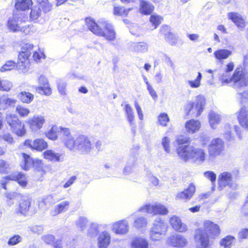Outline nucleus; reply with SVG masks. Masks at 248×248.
Masks as SVG:
<instances>
[{
  "instance_id": "1",
  "label": "nucleus",
  "mask_w": 248,
  "mask_h": 248,
  "mask_svg": "<svg viewBox=\"0 0 248 248\" xmlns=\"http://www.w3.org/2000/svg\"><path fill=\"white\" fill-rule=\"evenodd\" d=\"M177 155L181 160L187 162L192 160L197 164H202L205 160L206 155L203 149L186 145L176 149Z\"/></svg>"
},
{
  "instance_id": "2",
  "label": "nucleus",
  "mask_w": 248,
  "mask_h": 248,
  "mask_svg": "<svg viewBox=\"0 0 248 248\" xmlns=\"http://www.w3.org/2000/svg\"><path fill=\"white\" fill-rule=\"evenodd\" d=\"M219 78L222 85L231 84V86L235 89L245 87L248 85V73L243 72L240 68H237L231 78L226 72Z\"/></svg>"
},
{
  "instance_id": "3",
  "label": "nucleus",
  "mask_w": 248,
  "mask_h": 248,
  "mask_svg": "<svg viewBox=\"0 0 248 248\" xmlns=\"http://www.w3.org/2000/svg\"><path fill=\"white\" fill-rule=\"evenodd\" d=\"M33 47V45L30 43H26L21 46L16 62V67L19 69L28 71L31 65L30 57Z\"/></svg>"
},
{
  "instance_id": "4",
  "label": "nucleus",
  "mask_w": 248,
  "mask_h": 248,
  "mask_svg": "<svg viewBox=\"0 0 248 248\" xmlns=\"http://www.w3.org/2000/svg\"><path fill=\"white\" fill-rule=\"evenodd\" d=\"M239 171L236 170L232 172L223 171L220 173L217 178L218 188L222 190L226 187H229L232 190H236L238 188V184L234 180L236 179Z\"/></svg>"
},
{
  "instance_id": "5",
  "label": "nucleus",
  "mask_w": 248,
  "mask_h": 248,
  "mask_svg": "<svg viewBox=\"0 0 248 248\" xmlns=\"http://www.w3.org/2000/svg\"><path fill=\"white\" fill-rule=\"evenodd\" d=\"M205 102L204 96L198 95L192 101L187 102L185 106V111L187 115L198 117L202 112Z\"/></svg>"
},
{
  "instance_id": "6",
  "label": "nucleus",
  "mask_w": 248,
  "mask_h": 248,
  "mask_svg": "<svg viewBox=\"0 0 248 248\" xmlns=\"http://www.w3.org/2000/svg\"><path fill=\"white\" fill-rule=\"evenodd\" d=\"M7 124L10 126L11 131L19 137H23L26 133L24 124L18 116L14 114H9L6 116Z\"/></svg>"
},
{
  "instance_id": "7",
  "label": "nucleus",
  "mask_w": 248,
  "mask_h": 248,
  "mask_svg": "<svg viewBox=\"0 0 248 248\" xmlns=\"http://www.w3.org/2000/svg\"><path fill=\"white\" fill-rule=\"evenodd\" d=\"M167 230V225L164 221L160 217H156L149 231L150 238L155 241L160 240Z\"/></svg>"
},
{
  "instance_id": "8",
  "label": "nucleus",
  "mask_w": 248,
  "mask_h": 248,
  "mask_svg": "<svg viewBox=\"0 0 248 248\" xmlns=\"http://www.w3.org/2000/svg\"><path fill=\"white\" fill-rule=\"evenodd\" d=\"M32 0H15V10L18 14V18L22 21H28V12L33 5Z\"/></svg>"
},
{
  "instance_id": "9",
  "label": "nucleus",
  "mask_w": 248,
  "mask_h": 248,
  "mask_svg": "<svg viewBox=\"0 0 248 248\" xmlns=\"http://www.w3.org/2000/svg\"><path fill=\"white\" fill-rule=\"evenodd\" d=\"M85 24L88 29L95 35L105 36L108 31V23L106 22H95L94 20L88 17L85 19Z\"/></svg>"
},
{
  "instance_id": "10",
  "label": "nucleus",
  "mask_w": 248,
  "mask_h": 248,
  "mask_svg": "<svg viewBox=\"0 0 248 248\" xmlns=\"http://www.w3.org/2000/svg\"><path fill=\"white\" fill-rule=\"evenodd\" d=\"M222 135L228 141H233L238 137L242 139L241 128L239 126L232 123H226L222 129Z\"/></svg>"
},
{
  "instance_id": "11",
  "label": "nucleus",
  "mask_w": 248,
  "mask_h": 248,
  "mask_svg": "<svg viewBox=\"0 0 248 248\" xmlns=\"http://www.w3.org/2000/svg\"><path fill=\"white\" fill-rule=\"evenodd\" d=\"M78 141L77 150L82 154H88L93 149L95 140L85 134H80L77 137Z\"/></svg>"
},
{
  "instance_id": "12",
  "label": "nucleus",
  "mask_w": 248,
  "mask_h": 248,
  "mask_svg": "<svg viewBox=\"0 0 248 248\" xmlns=\"http://www.w3.org/2000/svg\"><path fill=\"white\" fill-rule=\"evenodd\" d=\"M194 238L197 248H209L213 244V240L210 238L202 228L196 230Z\"/></svg>"
},
{
  "instance_id": "13",
  "label": "nucleus",
  "mask_w": 248,
  "mask_h": 248,
  "mask_svg": "<svg viewBox=\"0 0 248 248\" xmlns=\"http://www.w3.org/2000/svg\"><path fill=\"white\" fill-rule=\"evenodd\" d=\"M23 145L32 151L39 152L46 150L48 146L47 142L42 138H36L33 140L31 139H26L23 142Z\"/></svg>"
},
{
  "instance_id": "14",
  "label": "nucleus",
  "mask_w": 248,
  "mask_h": 248,
  "mask_svg": "<svg viewBox=\"0 0 248 248\" xmlns=\"http://www.w3.org/2000/svg\"><path fill=\"white\" fill-rule=\"evenodd\" d=\"M224 141L220 138L213 139L208 147L209 157L210 159H214L219 155L224 150Z\"/></svg>"
},
{
  "instance_id": "15",
  "label": "nucleus",
  "mask_w": 248,
  "mask_h": 248,
  "mask_svg": "<svg viewBox=\"0 0 248 248\" xmlns=\"http://www.w3.org/2000/svg\"><path fill=\"white\" fill-rule=\"evenodd\" d=\"M202 229L208 233L211 239L213 240L218 237L220 233L219 226L214 222L210 220H205L203 224Z\"/></svg>"
},
{
  "instance_id": "16",
  "label": "nucleus",
  "mask_w": 248,
  "mask_h": 248,
  "mask_svg": "<svg viewBox=\"0 0 248 248\" xmlns=\"http://www.w3.org/2000/svg\"><path fill=\"white\" fill-rule=\"evenodd\" d=\"M39 86L35 87L36 92L41 95L49 96L52 93V89L48 79L44 76H41L38 79Z\"/></svg>"
},
{
  "instance_id": "17",
  "label": "nucleus",
  "mask_w": 248,
  "mask_h": 248,
  "mask_svg": "<svg viewBox=\"0 0 248 248\" xmlns=\"http://www.w3.org/2000/svg\"><path fill=\"white\" fill-rule=\"evenodd\" d=\"M31 207V198L28 196H23L18 202L16 208L17 213L26 216L29 214Z\"/></svg>"
},
{
  "instance_id": "18",
  "label": "nucleus",
  "mask_w": 248,
  "mask_h": 248,
  "mask_svg": "<svg viewBox=\"0 0 248 248\" xmlns=\"http://www.w3.org/2000/svg\"><path fill=\"white\" fill-rule=\"evenodd\" d=\"M46 123L45 117L40 115H34L26 121L28 126L32 131L41 129Z\"/></svg>"
},
{
  "instance_id": "19",
  "label": "nucleus",
  "mask_w": 248,
  "mask_h": 248,
  "mask_svg": "<svg viewBox=\"0 0 248 248\" xmlns=\"http://www.w3.org/2000/svg\"><path fill=\"white\" fill-rule=\"evenodd\" d=\"M62 141L64 146L70 150L74 149H77L78 141L77 138L75 139L71 134L69 128H66L63 129V135H62Z\"/></svg>"
},
{
  "instance_id": "20",
  "label": "nucleus",
  "mask_w": 248,
  "mask_h": 248,
  "mask_svg": "<svg viewBox=\"0 0 248 248\" xmlns=\"http://www.w3.org/2000/svg\"><path fill=\"white\" fill-rule=\"evenodd\" d=\"M4 179L6 181H16L22 187H25L28 184V180L26 175L21 172L6 176Z\"/></svg>"
},
{
  "instance_id": "21",
  "label": "nucleus",
  "mask_w": 248,
  "mask_h": 248,
  "mask_svg": "<svg viewBox=\"0 0 248 248\" xmlns=\"http://www.w3.org/2000/svg\"><path fill=\"white\" fill-rule=\"evenodd\" d=\"M168 244L174 247H183L187 244V240L183 236L175 234L170 236L168 240Z\"/></svg>"
},
{
  "instance_id": "22",
  "label": "nucleus",
  "mask_w": 248,
  "mask_h": 248,
  "mask_svg": "<svg viewBox=\"0 0 248 248\" xmlns=\"http://www.w3.org/2000/svg\"><path fill=\"white\" fill-rule=\"evenodd\" d=\"M136 149H132L131 154L128 156L127 165L124 169V172L126 174H128L132 170V167L136 164L138 158V150L139 147H137Z\"/></svg>"
},
{
  "instance_id": "23",
  "label": "nucleus",
  "mask_w": 248,
  "mask_h": 248,
  "mask_svg": "<svg viewBox=\"0 0 248 248\" xmlns=\"http://www.w3.org/2000/svg\"><path fill=\"white\" fill-rule=\"evenodd\" d=\"M112 230L117 234H125L129 231L128 222L125 219L118 221L113 224Z\"/></svg>"
},
{
  "instance_id": "24",
  "label": "nucleus",
  "mask_w": 248,
  "mask_h": 248,
  "mask_svg": "<svg viewBox=\"0 0 248 248\" xmlns=\"http://www.w3.org/2000/svg\"><path fill=\"white\" fill-rule=\"evenodd\" d=\"M18 14L14 13L13 17L9 18L7 23V27L8 30L13 32L21 31L22 29L17 24L19 21L20 23L27 22V21H22L19 18H18Z\"/></svg>"
},
{
  "instance_id": "25",
  "label": "nucleus",
  "mask_w": 248,
  "mask_h": 248,
  "mask_svg": "<svg viewBox=\"0 0 248 248\" xmlns=\"http://www.w3.org/2000/svg\"><path fill=\"white\" fill-rule=\"evenodd\" d=\"M66 128L65 127H59L56 125H52L50 129L45 133V136L51 140H56L58 139L60 134L63 135V129Z\"/></svg>"
},
{
  "instance_id": "26",
  "label": "nucleus",
  "mask_w": 248,
  "mask_h": 248,
  "mask_svg": "<svg viewBox=\"0 0 248 248\" xmlns=\"http://www.w3.org/2000/svg\"><path fill=\"white\" fill-rule=\"evenodd\" d=\"M228 17L229 19L231 20L235 24L239 30H243L246 27L245 20L238 13L235 12L229 13L228 14Z\"/></svg>"
},
{
  "instance_id": "27",
  "label": "nucleus",
  "mask_w": 248,
  "mask_h": 248,
  "mask_svg": "<svg viewBox=\"0 0 248 248\" xmlns=\"http://www.w3.org/2000/svg\"><path fill=\"white\" fill-rule=\"evenodd\" d=\"M195 191V187L193 185H190L184 191L177 193L176 199L187 201L193 196Z\"/></svg>"
},
{
  "instance_id": "28",
  "label": "nucleus",
  "mask_w": 248,
  "mask_h": 248,
  "mask_svg": "<svg viewBox=\"0 0 248 248\" xmlns=\"http://www.w3.org/2000/svg\"><path fill=\"white\" fill-rule=\"evenodd\" d=\"M170 224L173 229L179 232H184L187 230L186 225L182 223L181 219L176 216H172L170 220Z\"/></svg>"
},
{
  "instance_id": "29",
  "label": "nucleus",
  "mask_w": 248,
  "mask_h": 248,
  "mask_svg": "<svg viewBox=\"0 0 248 248\" xmlns=\"http://www.w3.org/2000/svg\"><path fill=\"white\" fill-rule=\"evenodd\" d=\"M238 120L240 124L244 128H248V108L244 106L238 112Z\"/></svg>"
},
{
  "instance_id": "30",
  "label": "nucleus",
  "mask_w": 248,
  "mask_h": 248,
  "mask_svg": "<svg viewBox=\"0 0 248 248\" xmlns=\"http://www.w3.org/2000/svg\"><path fill=\"white\" fill-rule=\"evenodd\" d=\"M169 31V27L166 25L162 26L160 29V31L165 35L166 41L172 46L175 45L177 43V39L174 34Z\"/></svg>"
},
{
  "instance_id": "31",
  "label": "nucleus",
  "mask_w": 248,
  "mask_h": 248,
  "mask_svg": "<svg viewBox=\"0 0 248 248\" xmlns=\"http://www.w3.org/2000/svg\"><path fill=\"white\" fill-rule=\"evenodd\" d=\"M148 245L146 239L142 237H136L131 243V248H148Z\"/></svg>"
},
{
  "instance_id": "32",
  "label": "nucleus",
  "mask_w": 248,
  "mask_h": 248,
  "mask_svg": "<svg viewBox=\"0 0 248 248\" xmlns=\"http://www.w3.org/2000/svg\"><path fill=\"white\" fill-rule=\"evenodd\" d=\"M30 12L29 16H28V21L32 22H38L39 18L42 15V11L40 9V8H38L37 6H34L31 7L30 9Z\"/></svg>"
},
{
  "instance_id": "33",
  "label": "nucleus",
  "mask_w": 248,
  "mask_h": 248,
  "mask_svg": "<svg viewBox=\"0 0 248 248\" xmlns=\"http://www.w3.org/2000/svg\"><path fill=\"white\" fill-rule=\"evenodd\" d=\"M148 45L145 42L131 43L130 49L137 53H144L148 51Z\"/></svg>"
},
{
  "instance_id": "34",
  "label": "nucleus",
  "mask_w": 248,
  "mask_h": 248,
  "mask_svg": "<svg viewBox=\"0 0 248 248\" xmlns=\"http://www.w3.org/2000/svg\"><path fill=\"white\" fill-rule=\"evenodd\" d=\"M124 110L130 125L132 126H134L135 114L132 107L129 104H126L124 105Z\"/></svg>"
},
{
  "instance_id": "35",
  "label": "nucleus",
  "mask_w": 248,
  "mask_h": 248,
  "mask_svg": "<svg viewBox=\"0 0 248 248\" xmlns=\"http://www.w3.org/2000/svg\"><path fill=\"white\" fill-rule=\"evenodd\" d=\"M208 119L210 126L216 129L221 121V116L214 111H211L208 114Z\"/></svg>"
},
{
  "instance_id": "36",
  "label": "nucleus",
  "mask_w": 248,
  "mask_h": 248,
  "mask_svg": "<svg viewBox=\"0 0 248 248\" xmlns=\"http://www.w3.org/2000/svg\"><path fill=\"white\" fill-rule=\"evenodd\" d=\"M43 158L50 161H60L61 155L55 153L52 150H47L42 154Z\"/></svg>"
},
{
  "instance_id": "37",
  "label": "nucleus",
  "mask_w": 248,
  "mask_h": 248,
  "mask_svg": "<svg viewBox=\"0 0 248 248\" xmlns=\"http://www.w3.org/2000/svg\"><path fill=\"white\" fill-rule=\"evenodd\" d=\"M185 127L188 132L194 133L200 129L201 123L198 120H190L186 122Z\"/></svg>"
},
{
  "instance_id": "38",
  "label": "nucleus",
  "mask_w": 248,
  "mask_h": 248,
  "mask_svg": "<svg viewBox=\"0 0 248 248\" xmlns=\"http://www.w3.org/2000/svg\"><path fill=\"white\" fill-rule=\"evenodd\" d=\"M37 6L45 14L49 12L52 9L53 4L49 0H36Z\"/></svg>"
},
{
  "instance_id": "39",
  "label": "nucleus",
  "mask_w": 248,
  "mask_h": 248,
  "mask_svg": "<svg viewBox=\"0 0 248 248\" xmlns=\"http://www.w3.org/2000/svg\"><path fill=\"white\" fill-rule=\"evenodd\" d=\"M35 163L38 165L35 169V172L38 176H43L46 173L47 171L50 170V166H44L43 161L41 159H36Z\"/></svg>"
},
{
  "instance_id": "40",
  "label": "nucleus",
  "mask_w": 248,
  "mask_h": 248,
  "mask_svg": "<svg viewBox=\"0 0 248 248\" xmlns=\"http://www.w3.org/2000/svg\"><path fill=\"white\" fill-rule=\"evenodd\" d=\"M154 6L144 0H140V11L144 15H150L154 10Z\"/></svg>"
},
{
  "instance_id": "41",
  "label": "nucleus",
  "mask_w": 248,
  "mask_h": 248,
  "mask_svg": "<svg viewBox=\"0 0 248 248\" xmlns=\"http://www.w3.org/2000/svg\"><path fill=\"white\" fill-rule=\"evenodd\" d=\"M232 54V51L226 49H220L214 53V56L218 60L227 59Z\"/></svg>"
},
{
  "instance_id": "42",
  "label": "nucleus",
  "mask_w": 248,
  "mask_h": 248,
  "mask_svg": "<svg viewBox=\"0 0 248 248\" xmlns=\"http://www.w3.org/2000/svg\"><path fill=\"white\" fill-rule=\"evenodd\" d=\"M152 214L155 215H166L168 213L167 208L163 205L160 203L155 204V205H151Z\"/></svg>"
},
{
  "instance_id": "43",
  "label": "nucleus",
  "mask_w": 248,
  "mask_h": 248,
  "mask_svg": "<svg viewBox=\"0 0 248 248\" xmlns=\"http://www.w3.org/2000/svg\"><path fill=\"white\" fill-rule=\"evenodd\" d=\"M21 155L23 157V165L22 168L25 170H28L31 167V164H33L35 162V160L30 157V156L25 153H22Z\"/></svg>"
},
{
  "instance_id": "44",
  "label": "nucleus",
  "mask_w": 248,
  "mask_h": 248,
  "mask_svg": "<svg viewBox=\"0 0 248 248\" xmlns=\"http://www.w3.org/2000/svg\"><path fill=\"white\" fill-rule=\"evenodd\" d=\"M18 96L22 102L26 104L30 103L33 100L34 98V96L32 94L26 92H20Z\"/></svg>"
},
{
  "instance_id": "45",
  "label": "nucleus",
  "mask_w": 248,
  "mask_h": 248,
  "mask_svg": "<svg viewBox=\"0 0 248 248\" xmlns=\"http://www.w3.org/2000/svg\"><path fill=\"white\" fill-rule=\"evenodd\" d=\"M235 238L231 235H228L222 238L220 242V244L224 248H230L233 242L234 241Z\"/></svg>"
},
{
  "instance_id": "46",
  "label": "nucleus",
  "mask_w": 248,
  "mask_h": 248,
  "mask_svg": "<svg viewBox=\"0 0 248 248\" xmlns=\"http://www.w3.org/2000/svg\"><path fill=\"white\" fill-rule=\"evenodd\" d=\"M16 111L21 118L27 117L30 113V110L28 108L21 105L16 106Z\"/></svg>"
},
{
  "instance_id": "47",
  "label": "nucleus",
  "mask_w": 248,
  "mask_h": 248,
  "mask_svg": "<svg viewBox=\"0 0 248 248\" xmlns=\"http://www.w3.org/2000/svg\"><path fill=\"white\" fill-rule=\"evenodd\" d=\"M69 202L68 201H64L57 205L54 209L55 215H58L66 211L68 209Z\"/></svg>"
},
{
  "instance_id": "48",
  "label": "nucleus",
  "mask_w": 248,
  "mask_h": 248,
  "mask_svg": "<svg viewBox=\"0 0 248 248\" xmlns=\"http://www.w3.org/2000/svg\"><path fill=\"white\" fill-rule=\"evenodd\" d=\"M202 78V74L200 72L198 73V75L194 80H188L186 81L189 86L192 88H197L201 85V81Z\"/></svg>"
},
{
  "instance_id": "49",
  "label": "nucleus",
  "mask_w": 248,
  "mask_h": 248,
  "mask_svg": "<svg viewBox=\"0 0 248 248\" xmlns=\"http://www.w3.org/2000/svg\"><path fill=\"white\" fill-rule=\"evenodd\" d=\"M131 10V8L125 9L123 6H114L113 13L116 16H126Z\"/></svg>"
},
{
  "instance_id": "50",
  "label": "nucleus",
  "mask_w": 248,
  "mask_h": 248,
  "mask_svg": "<svg viewBox=\"0 0 248 248\" xmlns=\"http://www.w3.org/2000/svg\"><path fill=\"white\" fill-rule=\"evenodd\" d=\"M108 244V236L106 234L100 235L98 238V247L99 248H107Z\"/></svg>"
},
{
  "instance_id": "51",
  "label": "nucleus",
  "mask_w": 248,
  "mask_h": 248,
  "mask_svg": "<svg viewBox=\"0 0 248 248\" xmlns=\"http://www.w3.org/2000/svg\"><path fill=\"white\" fill-rule=\"evenodd\" d=\"M16 66V63L15 62L8 61L1 67L0 70L2 72L10 71L14 69Z\"/></svg>"
},
{
  "instance_id": "52",
  "label": "nucleus",
  "mask_w": 248,
  "mask_h": 248,
  "mask_svg": "<svg viewBox=\"0 0 248 248\" xmlns=\"http://www.w3.org/2000/svg\"><path fill=\"white\" fill-rule=\"evenodd\" d=\"M169 120L168 115L166 113H162L158 117V122L159 124L163 126H167Z\"/></svg>"
},
{
  "instance_id": "53",
  "label": "nucleus",
  "mask_w": 248,
  "mask_h": 248,
  "mask_svg": "<svg viewBox=\"0 0 248 248\" xmlns=\"http://www.w3.org/2000/svg\"><path fill=\"white\" fill-rule=\"evenodd\" d=\"M135 226L139 228L146 227L147 224V221L144 217H141L135 219L134 221Z\"/></svg>"
},
{
  "instance_id": "54",
  "label": "nucleus",
  "mask_w": 248,
  "mask_h": 248,
  "mask_svg": "<svg viewBox=\"0 0 248 248\" xmlns=\"http://www.w3.org/2000/svg\"><path fill=\"white\" fill-rule=\"evenodd\" d=\"M67 83L63 81H60L57 84V88L59 92L61 95H66L67 93Z\"/></svg>"
},
{
  "instance_id": "55",
  "label": "nucleus",
  "mask_w": 248,
  "mask_h": 248,
  "mask_svg": "<svg viewBox=\"0 0 248 248\" xmlns=\"http://www.w3.org/2000/svg\"><path fill=\"white\" fill-rule=\"evenodd\" d=\"M21 237L18 234H16L10 237L7 244L9 246H14L21 241Z\"/></svg>"
},
{
  "instance_id": "56",
  "label": "nucleus",
  "mask_w": 248,
  "mask_h": 248,
  "mask_svg": "<svg viewBox=\"0 0 248 248\" xmlns=\"http://www.w3.org/2000/svg\"><path fill=\"white\" fill-rule=\"evenodd\" d=\"M161 17L159 16L155 15H151L150 18V21L152 24L155 26L154 29H155L161 23Z\"/></svg>"
},
{
  "instance_id": "57",
  "label": "nucleus",
  "mask_w": 248,
  "mask_h": 248,
  "mask_svg": "<svg viewBox=\"0 0 248 248\" xmlns=\"http://www.w3.org/2000/svg\"><path fill=\"white\" fill-rule=\"evenodd\" d=\"M11 86L9 81L0 80V91L8 92L10 90Z\"/></svg>"
},
{
  "instance_id": "58",
  "label": "nucleus",
  "mask_w": 248,
  "mask_h": 248,
  "mask_svg": "<svg viewBox=\"0 0 248 248\" xmlns=\"http://www.w3.org/2000/svg\"><path fill=\"white\" fill-rule=\"evenodd\" d=\"M9 168V164L5 160L0 159V173H6Z\"/></svg>"
},
{
  "instance_id": "59",
  "label": "nucleus",
  "mask_w": 248,
  "mask_h": 248,
  "mask_svg": "<svg viewBox=\"0 0 248 248\" xmlns=\"http://www.w3.org/2000/svg\"><path fill=\"white\" fill-rule=\"evenodd\" d=\"M175 142L177 145H179V147H180L181 146H184L183 144L189 143V140L187 138L181 135L177 138Z\"/></svg>"
},
{
  "instance_id": "60",
  "label": "nucleus",
  "mask_w": 248,
  "mask_h": 248,
  "mask_svg": "<svg viewBox=\"0 0 248 248\" xmlns=\"http://www.w3.org/2000/svg\"><path fill=\"white\" fill-rule=\"evenodd\" d=\"M32 57L34 61L36 62H39L40 61L41 59L45 58V55L43 52L41 51L40 50H38L37 51L34 52Z\"/></svg>"
},
{
  "instance_id": "61",
  "label": "nucleus",
  "mask_w": 248,
  "mask_h": 248,
  "mask_svg": "<svg viewBox=\"0 0 248 248\" xmlns=\"http://www.w3.org/2000/svg\"><path fill=\"white\" fill-rule=\"evenodd\" d=\"M43 241L46 244L52 245L54 243L55 237L51 234L44 235L42 237Z\"/></svg>"
},
{
  "instance_id": "62",
  "label": "nucleus",
  "mask_w": 248,
  "mask_h": 248,
  "mask_svg": "<svg viewBox=\"0 0 248 248\" xmlns=\"http://www.w3.org/2000/svg\"><path fill=\"white\" fill-rule=\"evenodd\" d=\"M204 176L210 180L212 183H214L216 180V174L212 171H207L204 173Z\"/></svg>"
},
{
  "instance_id": "63",
  "label": "nucleus",
  "mask_w": 248,
  "mask_h": 248,
  "mask_svg": "<svg viewBox=\"0 0 248 248\" xmlns=\"http://www.w3.org/2000/svg\"><path fill=\"white\" fill-rule=\"evenodd\" d=\"M162 144L166 152L169 153L170 152V139L165 137L162 139Z\"/></svg>"
},
{
  "instance_id": "64",
  "label": "nucleus",
  "mask_w": 248,
  "mask_h": 248,
  "mask_svg": "<svg viewBox=\"0 0 248 248\" xmlns=\"http://www.w3.org/2000/svg\"><path fill=\"white\" fill-rule=\"evenodd\" d=\"M238 238L239 239H247L248 238V229L242 228L238 232Z\"/></svg>"
}]
</instances>
